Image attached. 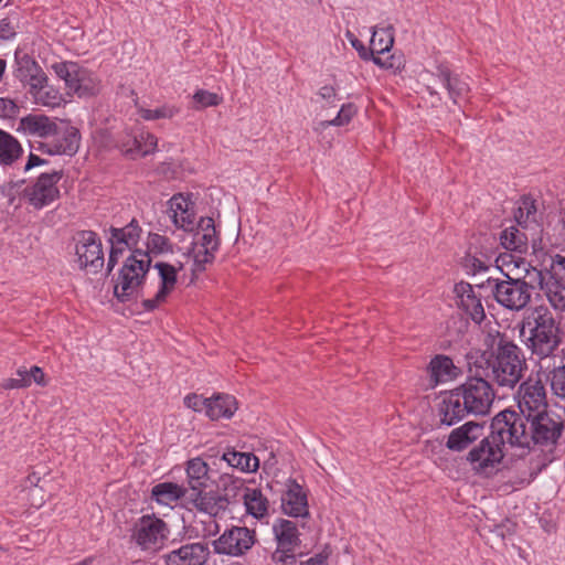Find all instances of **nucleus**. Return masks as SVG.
Masks as SVG:
<instances>
[{
	"instance_id": "nucleus-1",
	"label": "nucleus",
	"mask_w": 565,
	"mask_h": 565,
	"mask_svg": "<svg viewBox=\"0 0 565 565\" xmlns=\"http://www.w3.org/2000/svg\"><path fill=\"white\" fill-rule=\"evenodd\" d=\"M521 332L527 350L539 359L553 356L563 339L559 321L543 306L524 317Z\"/></svg>"
},
{
	"instance_id": "nucleus-2",
	"label": "nucleus",
	"mask_w": 565,
	"mask_h": 565,
	"mask_svg": "<svg viewBox=\"0 0 565 565\" xmlns=\"http://www.w3.org/2000/svg\"><path fill=\"white\" fill-rule=\"evenodd\" d=\"M526 362L522 350L511 341L500 339L488 360V377L503 388H514L523 376Z\"/></svg>"
},
{
	"instance_id": "nucleus-3",
	"label": "nucleus",
	"mask_w": 565,
	"mask_h": 565,
	"mask_svg": "<svg viewBox=\"0 0 565 565\" xmlns=\"http://www.w3.org/2000/svg\"><path fill=\"white\" fill-rule=\"evenodd\" d=\"M490 434L504 450L510 447L520 450L521 455L529 452L526 419L515 411L498 413L491 420Z\"/></svg>"
},
{
	"instance_id": "nucleus-4",
	"label": "nucleus",
	"mask_w": 565,
	"mask_h": 565,
	"mask_svg": "<svg viewBox=\"0 0 565 565\" xmlns=\"http://www.w3.org/2000/svg\"><path fill=\"white\" fill-rule=\"evenodd\" d=\"M225 492L206 491V489L189 492L186 504H191L200 513L214 518H222L230 509V505L236 500V495L243 489L242 479H223Z\"/></svg>"
},
{
	"instance_id": "nucleus-5",
	"label": "nucleus",
	"mask_w": 565,
	"mask_h": 565,
	"mask_svg": "<svg viewBox=\"0 0 565 565\" xmlns=\"http://www.w3.org/2000/svg\"><path fill=\"white\" fill-rule=\"evenodd\" d=\"M505 276L504 280L488 278L480 282L478 288L489 289V294L497 302L509 310L524 309L531 301L532 292L527 290L526 284L520 277H514L510 271Z\"/></svg>"
},
{
	"instance_id": "nucleus-6",
	"label": "nucleus",
	"mask_w": 565,
	"mask_h": 565,
	"mask_svg": "<svg viewBox=\"0 0 565 565\" xmlns=\"http://www.w3.org/2000/svg\"><path fill=\"white\" fill-rule=\"evenodd\" d=\"M151 265L148 252L135 249L125 260L114 287V294L121 302L132 297L141 286Z\"/></svg>"
},
{
	"instance_id": "nucleus-7",
	"label": "nucleus",
	"mask_w": 565,
	"mask_h": 565,
	"mask_svg": "<svg viewBox=\"0 0 565 565\" xmlns=\"http://www.w3.org/2000/svg\"><path fill=\"white\" fill-rule=\"evenodd\" d=\"M14 77L19 79L23 86L29 87L30 94L38 104L44 106H53L56 104V97L50 100L49 93L43 94V89L47 84V76L38 62L28 54L19 55L15 53Z\"/></svg>"
},
{
	"instance_id": "nucleus-8",
	"label": "nucleus",
	"mask_w": 565,
	"mask_h": 565,
	"mask_svg": "<svg viewBox=\"0 0 565 565\" xmlns=\"http://www.w3.org/2000/svg\"><path fill=\"white\" fill-rule=\"evenodd\" d=\"M525 419L529 451L533 446H554L562 436L564 422L555 412L547 409Z\"/></svg>"
},
{
	"instance_id": "nucleus-9",
	"label": "nucleus",
	"mask_w": 565,
	"mask_h": 565,
	"mask_svg": "<svg viewBox=\"0 0 565 565\" xmlns=\"http://www.w3.org/2000/svg\"><path fill=\"white\" fill-rule=\"evenodd\" d=\"M168 524L154 514L139 518L131 530V540L142 551L154 553L160 551L168 541Z\"/></svg>"
},
{
	"instance_id": "nucleus-10",
	"label": "nucleus",
	"mask_w": 565,
	"mask_h": 565,
	"mask_svg": "<svg viewBox=\"0 0 565 565\" xmlns=\"http://www.w3.org/2000/svg\"><path fill=\"white\" fill-rule=\"evenodd\" d=\"M51 67L65 82L68 90L79 97L93 96L99 90V79L75 62H58Z\"/></svg>"
},
{
	"instance_id": "nucleus-11",
	"label": "nucleus",
	"mask_w": 565,
	"mask_h": 565,
	"mask_svg": "<svg viewBox=\"0 0 565 565\" xmlns=\"http://www.w3.org/2000/svg\"><path fill=\"white\" fill-rule=\"evenodd\" d=\"M456 388L461 396L465 412H468L469 415L489 413L494 399V392L488 381L481 377H471Z\"/></svg>"
},
{
	"instance_id": "nucleus-12",
	"label": "nucleus",
	"mask_w": 565,
	"mask_h": 565,
	"mask_svg": "<svg viewBox=\"0 0 565 565\" xmlns=\"http://www.w3.org/2000/svg\"><path fill=\"white\" fill-rule=\"evenodd\" d=\"M276 550L273 561L281 564L296 563L295 552L301 545L300 533L295 522L279 518L273 524Z\"/></svg>"
},
{
	"instance_id": "nucleus-13",
	"label": "nucleus",
	"mask_w": 565,
	"mask_h": 565,
	"mask_svg": "<svg viewBox=\"0 0 565 565\" xmlns=\"http://www.w3.org/2000/svg\"><path fill=\"white\" fill-rule=\"evenodd\" d=\"M515 401L520 411L518 414L525 418L547 411L546 388L539 374L521 383Z\"/></svg>"
},
{
	"instance_id": "nucleus-14",
	"label": "nucleus",
	"mask_w": 565,
	"mask_h": 565,
	"mask_svg": "<svg viewBox=\"0 0 565 565\" xmlns=\"http://www.w3.org/2000/svg\"><path fill=\"white\" fill-rule=\"evenodd\" d=\"M256 543V533L246 526L233 525L212 542L214 553L239 557L245 555Z\"/></svg>"
},
{
	"instance_id": "nucleus-15",
	"label": "nucleus",
	"mask_w": 565,
	"mask_h": 565,
	"mask_svg": "<svg viewBox=\"0 0 565 565\" xmlns=\"http://www.w3.org/2000/svg\"><path fill=\"white\" fill-rule=\"evenodd\" d=\"M504 456L505 450L489 433L468 452L467 460L477 472L489 473L501 463Z\"/></svg>"
},
{
	"instance_id": "nucleus-16",
	"label": "nucleus",
	"mask_w": 565,
	"mask_h": 565,
	"mask_svg": "<svg viewBox=\"0 0 565 565\" xmlns=\"http://www.w3.org/2000/svg\"><path fill=\"white\" fill-rule=\"evenodd\" d=\"M75 253L81 269L89 274L98 273L105 263L100 239L92 231H82L76 236Z\"/></svg>"
},
{
	"instance_id": "nucleus-17",
	"label": "nucleus",
	"mask_w": 565,
	"mask_h": 565,
	"mask_svg": "<svg viewBox=\"0 0 565 565\" xmlns=\"http://www.w3.org/2000/svg\"><path fill=\"white\" fill-rule=\"evenodd\" d=\"M477 284L475 287L466 281L455 285L454 292L457 298V305L462 309L473 322L481 323L486 318L482 305V291L489 292V289H479Z\"/></svg>"
},
{
	"instance_id": "nucleus-18",
	"label": "nucleus",
	"mask_w": 565,
	"mask_h": 565,
	"mask_svg": "<svg viewBox=\"0 0 565 565\" xmlns=\"http://www.w3.org/2000/svg\"><path fill=\"white\" fill-rule=\"evenodd\" d=\"M61 178V171L42 173L32 186L24 190L30 204L35 209H42L55 201L60 195L56 184Z\"/></svg>"
},
{
	"instance_id": "nucleus-19",
	"label": "nucleus",
	"mask_w": 565,
	"mask_h": 565,
	"mask_svg": "<svg viewBox=\"0 0 565 565\" xmlns=\"http://www.w3.org/2000/svg\"><path fill=\"white\" fill-rule=\"evenodd\" d=\"M154 268L158 271L160 286L153 298L145 299L141 302L142 308L146 311H152L157 309L162 302L167 300L168 296L175 289L178 271L182 270L183 265L178 263V266H175L164 262H158L154 264Z\"/></svg>"
},
{
	"instance_id": "nucleus-20",
	"label": "nucleus",
	"mask_w": 565,
	"mask_h": 565,
	"mask_svg": "<svg viewBox=\"0 0 565 565\" xmlns=\"http://www.w3.org/2000/svg\"><path fill=\"white\" fill-rule=\"evenodd\" d=\"M50 143L41 146V150L49 154L74 156L81 143V135L77 128L57 120V131Z\"/></svg>"
},
{
	"instance_id": "nucleus-21",
	"label": "nucleus",
	"mask_w": 565,
	"mask_h": 565,
	"mask_svg": "<svg viewBox=\"0 0 565 565\" xmlns=\"http://www.w3.org/2000/svg\"><path fill=\"white\" fill-rule=\"evenodd\" d=\"M15 131L29 137L50 138L57 131V119L43 114H29L20 118Z\"/></svg>"
},
{
	"instance_id": "nucleus-22",
	"label": "nucleus",
	"mask_w": 565,
	"mask_h": 565,
	"mask_svg": "<svg viewBox=\"0 0 565 565\" xmlns=\"http://www.w3.org/2000/svg\"><path fill=\"white\" fill-rule=\"evenodd\" d=\"M484 425L477 422H467L454 428L448 435L446 447L456 452L466 450L476 440L483 437Z\"/></svg>"
},
{
	"instance_id": "nucleus-23",
	"label": "nucleus",
	"mask_w": 565,
	"mask_h": 565,
	"mask_svg": "<svg viewBox=\"0 0 565 565\" xmlns=\"http://www.w3.org/2000/svg\"><path fill=\"white\" fill-rule=\"evenodd\" d=\"M193 204L182 194L173 195L169 200V217L175 225L186 232H192L195 228V214Z\"/></svg>"
},
{
	"instance_id": "nucleus-24",
	"label": "nucleus",
	"mask_w": 565,
	"mask_h": 565,
	"mask_svg": "<svg viewBox=\"0 0 565 565\" xmlns=\"http://www.w3.org/2000/svg\"><path fill=\"white\" fill-rule=\"evenodd\" d=\"M281 510L284 514L292 518L309 516L307 494L295 481H291L281 494Z\"/></svg>"
},
{
	"instance_id": "nucleus-25",
	"label": "nucleus",
	"mask_w": 565,
	"mask_h": 565,
	"mask_svg": "<svg viewBox=\"0 0 565 565\" xmlns=\"http://www.w3.org/2000/svg\"><path fill=\"white\" fill-rule=\"evenodd\" d=\"M465 405L462 404L461 396L458 394L457 388L451 390L449 393L443 396L438 404L437 412L439 423L446 426H452L463 419L468 412H465Z\"/></svg>"
},
{
	"instance_id": "nucleus-26",
	"label": "nucleus",
	"mask_w": 565,
	"mask_h": 565,
	"mask_svg": "<svg viewBox=\"0 0 565 565\" xmlns=\"http://www.w3.org/2000/svg\"><path fill=\"white\" fill-rule=\"evenodd\" d=\"M510 274L514 277H520L526 284L527 290L532 292L533 289L540 287L543 290V286L546 284V279L542 270L533 267L530 263L521 257H512L511 262L507 264Z\"/></svg>"
},
{
	"instance_id": "nucleus-27",
	"label": "nucleus",
	"mask_w": 565,
	"mask_h": 565,
	"mask_svg": "<svg viewBox=\"0 0 565 565\" xmlns=\"http://www.w3.org/2000/svg\"><path fill=\"white\" fill-rule=\"evenodd\" d=\"M209 554L207 545L191 543L173 550L169 554V562L174 565H201Z\"/></svg>"
},
{
	"instance_id": "nucleus-28",
	"label": "nucleus",
	"mask_w": 565,
	"mask_h": 565,
	"mask_svg": "<svg viewBox=\"0 0 565 565\" xmlns=\"http://www.w3.org/2000/svg\"><path fill=\"white\" fill-rule=\"evenodd\" d=\"M394 43L393 28H380L374 29L372 33V38L370 41L371 44V57L372 61L381 66V67H392V63H387L383 61L379 55L390 52Z\"/></svg>"
},
{
	"instance_id": "nucleus-29",
	"label": "nucleus",
	"mask_w": 565,
	"mask_h": 565,
	"mask_svg": "<svg viewBox=\"0 0 565 565\" xmlns=\"http://www.w3.org/2000/svg\"><path fill=\"white\" fill-rule=\"evenodd\" d=\"M436 77L447 89L450 99H452L455 104H458L461 98L467 96L469 85L448 67L438 66Z\"/></svg>"
},
{
	"instance_id": "nucleus-30",
	"label": "nucleus",
	"mask_w": 565,
	"mask_h": 565,
	"mask_svg": "<svg viewBox=\"0 0 565 565\" xmlns=\"http://www.w3.org/2000/svg\"><path fill=\"white\" fill-rule=\"evenodd\" d=\"M243 501L246 508L247 514L252 515L257 520H264L269 515V501L263 494L260 489L257 488H244L242 489Z\"/></svg>"
},
{
	"instance_id": "nucleus-31",
	"label": "nucleus",
	"mask_w": 565,
	"mask_h": 565,
	"mask_svg": "<svg viewBox=\"0 0 565 565\" xmlns=\"http://www.w3.org/2000/svg\"><path fill=\"white\" fill-rule=\"evenodd\" d=\"M188 492L206 489L209 482V466L201 458H193L186 462Z\"/></svg>"
},
{
	"instance_id": "nucleus-32",
	"label": "nucleus",
	"mask_w": 565,
	"mask_h": 565,
	"mask_svg": "<svg viewBox=\"0 0 565 565\" xmlns=\"http://www.w3.org/2000/svg\"><path fill=\"white\" fill-rule=\"evenodd\" d=\"M237 409V402L228 394H217L209 398L206 415L215 420L231 418Z\"/></svg>"
},
{
	"instance_id": "nucleus-33",
	"label": "nucleus",
	"mask_w": 565,
	"mask_h": 565,
	"mask_svg": "<svg viewBox=\"0 0 565 565\" xmlns=\"http://www.w3.org/2000/svg\"><path fill=\"white\" fill-rule=\"evenodd\" d=\"M152 499L159 504L170 505L173 502L183 500L186 503V495H189L185 487L172 482H162L152 488Z\"/></svg>"
},
{
	"instance_id": "nucleus-34",
	"label": "nucleus",
	"mask_w": 565,
	"mask_h": 565,
	"mask_svg": "<svg viewBox=\"0 0 565 565\" xmlns=\"http://www.w3.org/2000/svg\"><path fill=\"white\" fill-rule=\"evenodd\" d=\"M430 377L434 385L446 383L457 377L459 370L452 360L446 355L435 356L429 364Z\"/></svg>"
},
{
	"instance_id": "nucleus-35",
	"label": "nucleus",
	"mask_w": 565,
	"mask_h": 565,
	"mask_svg": "<svg viewBox=\"0 0 565 565\" xmlns=\"http://www.w3.org/2000/svg\"><path fill=\"white\" fill-rule=\"evenodd\" d=\"M195 227L198 231L192 244L205 247L210 250H217L220 238L216 235L214 220L212 217H201Z\"/></svg>"
},
{
	"instance_id": "nucleus-36",
	"label": "nucleus",
	"mask_w": 565,
	"mask_h": 565,
	"mask_svg": "<svg viewBox=\"0 0 565 565\" xmlns=\"http://www.w3.org/2000/svg\"><path fill=\"white\" fill-rule=\"evenodd\" d=\"M141 228L136 220H132L125 227H111L110 228V244H115L119 247L131 248L135 246L140 237Z\"/></svg>"
},
{
	"instance_id": "nucleus-37",
	"label": "nucleus",
	"mask_w": 565,
	"mask_h": 565,
	"mask_svg": "<svg viewBox=\"0 0 565 565\" xmlns=\"http://www.w3.org/2000/svg\"><path fill=\"white\" fill-rule=\"evenodd\" d=\"M23 154L20 141L11 134L0 129V164L12 166Z\"/></svg>"
},
{
	"instance_id": "nucleus-38",
	"label": "nucleus",
	"mask_w": 565,
	"mask_h": 565,
	"mask_svg": "<svg viewBox=\"0 0 565 565\" xmlns=\"http://www.w3.org/2000/svg\"><path fill=\"white\" fill-rule=\"evenodd\" d=\"M222 460L230 467L235 468L242 472H254L259 467L258 458L250 452H239L236 450H226L223 452Z\"/></svg>"
},
{
	"instance_id": "nucleus-39",
	"label": "nucleus",
	"mask_w": 565,
	"mask_h": 565,
	"mask_svg": "<svg viewBox=\"0 0 565 565\" xmlns=\"http://www.w3.org/2000/svg\"><path fill=\"white\" fill-rule=\"evenodd\" d=\"M500 242L505 249L523 252L526 249L527 237L518 226H509L501 232Z\"/></svg>"
},
{
	"instance_id": "nucleus-40",
	"label": "nucleus",
	"mask_w": 565,
	"mask_h": 565,
	"mask_svg": "<svg viewBox=\"0 0 565 565\" xmlns=\"http://www.w3.org/2000/svg\"><path fill=\"white\" fill-rule=\"evenodd\" d=\"M158 139L154 135L148 131H141L132 139L134 147L125 149L126 153L147 156L152 153L157 148Z\"/></svg>"
},
{
	"instance_id": "nucleus-41",
	"label": "nucleus",
	"mask_w": 565,
	"mask_h": 565,
	"mask_svg": "<svg viewBox=\"0 0 565 565\" xmlns=\"http://www.w3.org/2000/svg\"><path fill=\"white\" fill-rule=\"evenodd\" d=\"M543 291L555 310H565V282L547 279Z\"/></svg>"
},
{
	"instance_id": "nucleus-42",
	"label": "nucleus",
	"mask_w": 565,
	"mask_h": 565,
	"mask_svg": "<svg viewBox=\"0 0 565 565\" xmlns=\"http://www.w3.org/2000/svg\"><path fill=\"white\" fill-rule=\"evenodd\" d=\"M355 114H356V107L353 104H351V103L344 104V105H342V107L338 111V115L333 119L321 120L316 124L313 129L317 132H322L330 126H338V127L345 126L352 120V118L354 117Z\"/></svg>"
},
{
	"instance_id": "nucleus-43",
	"label": "nucleus",
	"mask_w": 565,
	"mask_h": 565,
	"mask_svg": "<svg viewBox=\"0 0 565 565\" xmlns=\"http://www.w3.org/2000/svg\"><path fill=\"white\" fill-rule=\"evenodd\" d=\"M536 215L537 209L535 201L529 196L522 198L514 214L518 225L526 227L530 223H536Z\"/></svg>"
},
{
	"instance_id": "nucleus-44",
	"label": "nucleus",
	"mask_w": 565,
	"mask_h": 565,
	"mask_svg": "<svg viewBox=\"0 0 565 565\" xmlns=\"http://www.w3.org/2000/svg\"><path fill=\"white\" fill-rule=\"evenodd\" d=\"M218 518L204 515L196 520L192 527L196 537L209 539L215 536L220 532Z\"/></svg>"
},
{
	"instance_id": "nucleus-45",
	"label": "nucleus",
	"mask_w": 565,
	"mask_h": 565,
	"mask_svg": "<svg viewBox=\"0 0 565 565\" xmlns=\"http://www.w3.org/2000/svg\"><path fill=\"white\" fill-rule=\"evenodd\" d=\"M216 250H210L205 247L192 244L190 254L193 258V273H201L205 270L206 264L214 260Z\"/></svg>"
},
{
	"instance_id": "nucleus-46",
	"label": "nucleus",
	"mask_w": 565,
	"mask_h": 565,
	"mask_svg": "<svg viewBox=\"0 0 565 565\" xmlns=\"http://www.w3.org/2000/svg\"><path fill=\"white\" fill-rule=\"evenodd\" d=\"M490 263L491 257H488L484 254H472L470 252L467 253L462 259V265L466 268L467 273L472 275L488 270Z\"/></svg>"
},
{
	"instance_id": "nucleus-47",
	"label": "nucleus",
	"mask_w": 565,
	"mask_h": 565,
	"mask_svg": "<svg viewBox=\"0 0 565 565\" xmlns=\"http://www.w3.org/2000/svg\"><path fill=\"white\" fill-rule=\"evenodd\" d=\"M138 113L145 120L170 119L179 113V108L172 105H162L156 109L140 107Z\"/></svg>"
},
{
	"instance_id": "nucleus-48",
	"label": "nucleus",
	"mask_w": 565,
	"mask_h": 565,
	"mask_svg": "<svg viewBox=\"0 0 565 565\" xmlns=\"http://www.w3.org/2000/svg\"><path fill=\"white\" fill-rule=\"evenodd\" d=\"M147 248L151 253L162 254L171 249V244L166 236L157 233H150L147 241Z\"/></svg>"
},
{
	"instance_id": "nucleus-49",
	"label": "nucleus",
	"mask_w": 565,
	"mask_h": 565,
	"mask_svg": "<svg viewBox=\"0 0 565 565\" xmlns=\"http://www.w3.org/2000/svg\"><path fill=\"white\" fill-rule=\"evenodd\" d=\"M551 387L555 395L565 397V364L551 372Z\"/></svg>"
},
{
	"instance_id": "nucleus-50",
	"label": "nucleus",
	"mask_w": 565,
	"mask_h": 565,
	"mask_svg": "<svg viewBox=\"0 0 565 565\" xmlns=\"http://www.w3.org/2000/svg\"><path fill=\"white\" fill-rule=\"evenodd\" d=\"M194 102L198 107L205 108L209 106H217L221 103V97L217 94L200 89L193 95Z\"/></svg>"
},
{
	"instance_id": "nucleus-51",
	"label": "nucleus",
	"mask_w": 565,
	"mask_h": 565,
	"mask_svg": "<svg viewBox=\"0 0 565 565\" xmlns=\"http://www.w3.org/2000/svg\"><path fill=\"white\" fill-rule=\"evenodd\" d=\"M548 279H555L565 282V256L555 255L552 258Z\"/></svg>"
},
{
	"instance_id": "nucleus-52",
	"label": "nucleus",
	"mask_w": 565,
	"mask_h": 565,
	"mask_svg": "<svg viewBox=\"0 0 565 565\" xmlns=\"http://www.w3.org/2000/svg\"><path fill=\"white\" fill-rule=\"evenodd\" d=\"M20 113V107L10 98L0 97V119L15 118Z\"/></svg>"
},
{
	"instance_id": "nucleus-53",
	"label": "nucleus",
	"mask_w": 565,
	"mask_h": 565,
	"mask_svg": "<svg viewBox=\"0 0 565 565\" xmlns=\"http://www.w3.org/2000/svg\"><path fill=\"white\" fill-rule=\"evenodd\" d=\"M207 402H209V398H203L202 396L196 395V394H189L184 397L185 406L195 412H202V411L206 412Z\"/></svg>"
},
{
	"instance_id": "nucleus-54",
	"label": "nucleus",
	"mask_w": 565,
	"mask_h": 565,
	"mask_svg": "<svg viewBox=\"0 0 565 565\" xmlns=\"http://www.w3.org/2000/svg\"><path fill=\"white\" fill-rule=\"evenodd\" d=\"M15 24L10 18L0 20V40L8 41L15 36Z\"/></svg>"
},
{
	"instance_id": "nucleus-55",
	"label": "nucleus",
	"mask_w": 565,
	"mask_h": 565,
	"mask_svg": "<svg viewBox=\"0 0 565 565\" xmlns=\"http://www.w3.org/2000/svg\"><path fill=\"white\" fill-rule=\"evenodd\" d=\"M28 386H30L29 380L20 377L8 379L2 383V387L4 390L22 388Z\"/></svg>"
},
{
	"instance_id": "nucleus-56",
	"label": "nucleus",
	"mask_w": 565,
	"mask_h": 565,
	"mask_svg": "<svg viewBox=\"0 0 565 565\" xmlns=\"http://www.w3.org/2000/svg\"><path fill=\"white\" fill-rule=\"evenodd\" d=\"M28 386H30L29 380L20 377L8 379L2 383V387L4 390L22 388Z\"/></svg>"
},
{
	"instance_id": "nucleus-57",
	"label": "nucleus",
	"mask_w": 565,
	"mask_h": 565,
	"mask_svg": "<svg viewBox=\"0 0 565 565\" xmlns=\"http://www.w3.org/2000/svg\"><path fill=\"white\" fill-rule=\"evenodd\" d=\"M318 96L328 104H331L337 98V90L333 86L326 85L318 90Z\"/></svg>"
},
{
	"instance_id": "nucleus-58",
	"label": "nucleus",
	"mask_w": 565,
	"mask_h": 565,
	"mask_svg": "<svg viewBox=\"0 0 565 565\" xmlns=\"http://www.w3.org/2000/svg\"><path fill=\"white\" fill-rule=\"evenodd\" d=\"M29 375H30V384L32 382H35L38 385H41V386L46 385L45 375H44L42 369H40L39 366H32L29 371Z\"/></svg>"
},
{
	"instance_id": "nucleus-59",
	"label": "nucleus",
	"mask_w": 565,
	"mask_h": 565,
	"mask_svg": "<svg viewBox=\"0 0 565 565\" xmlns=\"http://www.w3.org/2000/svg\"><path fill=\"white\" fill-rule=\"evenodd\" d=\"M125 249L122 247H119L115 244H111V249L109 253L108 262H107V269L108 271H111L115 265L118 262V256L122 254Z\"/></svg>"
},
{
	"instance_id": "nucleus-60",
	"label": "nucleus",
	"mask_w": 565,
	"mask_h": 565,
	"mask_svg": "<svg viewBox=\"0 0 565 565\" xmlns=\"http://www.w3.org/2000/svg\"><path fill=\"white\" fill-rule=\"evenodd\" d=\"M327 561L328 556L323 553H319L307 561L301 562L300 565H327Z\"/></svg>"
},
{
	"instance_id": "nucleus-61",
	"label": "nucleus",
	"mask_w": 565,
	"mask_h": 565,
	"mask_svg": "<svg viewBox=\"0 0 565 565\" xmlns=\"http://www.w3.org/2000/svg\"><path fill=\"white\" fill-rule=\"evenodd\" d=\"M46 163L45 160L41 159L36 154L30 153L26 164L24 166V171H29L34 167Z\"/></svg>"
},
{
	"instance_id": "nucleus-62",
	"label": "nucleus",
	"mask_w": 565,
	"mask_h": 565,
	"mask_svg": "<svg viewBox=\"0 0 565 565\" xmlns=\"http://www.w3.org/2000/svg\"><path fill=\"white\" fill-rule=\"evenodd\" d=\"M352 45L359 51V54L363 60L371 57V49L367 51L359 40L355 39L352 41Z\"/></svg>"
},
{
	"instance_id": "nucleus-63",
	"label": "nucleus",
	"mask_w": 565,
	"mask_h": 565,
	"mask_svg": "<svg viewBox=\"0 0 565 565\" xmlns=\"http://www.w3.org/2000/svg\"><path fill=\"white\" fill-rule=\"evenodd\" d=\"M17 375H18V377H20V379H28V380L30 381L29 371H28V370H25V369H19V370L17 371Z\"/></svg>"
},
{
	"instance_id": "nucleus-64",
	"label": "nucleus",
	"mask_w": 565,
	"mask_h": 565,
	"mask_svg": "<svg viewBox=\"0 0 565 565\" xmlns=\"http://www.w3.org/2000/svg\"><path fill=\"white\" fill-rule=\"evenodd\" d=\"M6 67H7V62L3 58H0V81L2 79Z\"/></svg>"
}]
</instances>
